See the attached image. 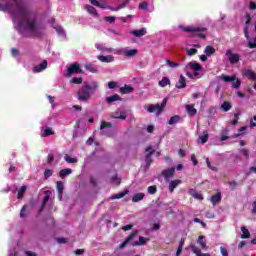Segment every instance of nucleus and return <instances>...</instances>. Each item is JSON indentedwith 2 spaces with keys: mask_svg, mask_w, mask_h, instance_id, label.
I'll return each mask as SVG.
<instances>
[{
  "mask_svg": "<svg viewBox=\"0 0 256 256\" xmlns=\"http://www.w3.org/2000/svg\"><path fill=\"white\" fill-rule=\"evenodd\" d=\"M0 11L10 13L14 23V29L23 37H41L45 26L37 21V14L29 10L21 0H8L3 5L0 3Z\"/></svg>",
  "mask_w": 256,
  "mask_h": 256,
  "instance_id": "obj_1",
  "label": "nucleus"
},
{
  "mask_svg": "<svg viewBox=\"0 0 256 256\" xmlns=\"http://www.w3.org/2000/svg\"><path fill=\"white\" fill-rule=\"evenodd\" d=\"M186 111L190 117L197 115V109H195V106L193 105H186Z\"/></svg>",
  "mask_w": 256,
  "mask_h": 256,
  "instance_id": "obj_29",
  "label": "nucleus"
},
{
  "mask_svg": "<svg viewBox=\"0 0 256 256\" xmlns=\"http://www.w3.org/2000/svg\"><path fill=\"white\" fill-rule=\"evenodd\" d=\"M133 229V224H128L122 227L123 231H131Z\"/></svg>",
  "mask_w": 256,
  "mask_h": 256,
  "instance_id": "obj_62",
  "label": "nucleus"
},
{
  "mask_svg": "<svg viewBox=\"0 0 256 256\" xmlns=\"http://www.w3.org/2000/svg\"><path fill=\"white\" fill-rule=\"evenodd\" d=\"M181 64L178 62H173L169 59L166 60V67H169L170 69H177Z\"/></svg>",
  "mask_w": 256,
  "mask_h": 256,
  "instance_id": "obj_36",
  "label": "nucleus"
},
{
  "mask_svg": "<svg viewBox=\"0 0 256 256\" xmlns=\"http://www.w3.org/2000/svg\"><path fill=\"white\" fill-rule=\"evenodd\" d=\"M175 175V168H169L162 171V176L165 181L169 182V179Z\"/></svg>",
  "mask_w": 256,
  "mask_h": 256,
  "instance_id": "obj_15",
  "label": "nucleus"
},
{
  "mask_svg": "<svg viewBox=\"0 0 256 256\" xmlns=\"http://www.w3.org/2000/svg\"><path fill=\"white\" fill-rule=\"evenodd\" d=\"M53 175V170H51V169H46L45 171H44V177H45V179H49V177H51Z\"/></svg>",
  "mask_w": 256,
  "mask_h": 256,
  "instance_id": "obj_54",
  "label": "nucleus"
},
{
  "mask_svg": "<svg viewBox=\"0 0 256 256\" xmlns=\"http://www.w3.org/2000/svg\"><path fill=\"white\" fill-rule=\"evenodd\" d=\"M56 189L58 192V198L61 201V199H63V191L65 189V184H63V182L58 181L56 184Z\"/></svg>",
  "mask_w": 256,
  "mask_h": 256,
  "instance_id": "obj_19",
  "label": "nucleus"
},
{
  "mask_svg": "<svg viewBox=\"0 0 256 256\" xmlns=\"http://www.w3.org/2000/svg\"><path fill=\"white\" fill-rule=\"evenodd\" d=\"M49 103L51 104L52 108L55 109V97L47 96Z\"/></svg>",
  "mask_w": 256,
  "mask_h": 256,
  "instance_id": "obj_58",
  "label": "nucleus"
},
{
  "mask_svg": "<svg viewBox=\"0 0 256 256\" xmlns=\"http://www.w3.org/2000/svg\"><path fill=\"white\" fill-rule=\"evenodd\" d=\"M47 69V60H44L42 63L33 67V73H41Z\"/></svg>",
  "mask_w": 256,
  "mask_h": 256,
  "instance_id": "obj_16",
  "label": "nucleus"
},
{
  "mask_svg": "<svg viewBox=\"0 0 256 256\" xmlns=\"http://www.w3.org/2000/svg\"><path fill=\"white\" fill-rule=\"evenodd\" d=\"M184 71L188 79H201L203 77V66L196 61L188 63Z\"/></svg>",
  "mask_w": 256,
  "mask_h": 256,
  "instance_id": "obj_3",
  "label": "nucleus"
},
{
  "mask_svg": "<svg viewBox=\"0 0 256 256\" xmlns=\"http://www.w3.org/2000/svg\"><path fill=\"white\" fill-rule=\"evenodd\" d=\"M129 193V191L125 190L123 192H120L118 194H114L111 197L108 198V201H113L115 199H123V197H125V195H127Z\"/></svg>",
  "mask_w": 256,
  "mask_h": 256,
  "instance_id": "obj_25",
  "label": "nucleus"
},
{
  "mask_svg": "<svg viewBox=\"0 0 256 256\" xmlns=\"http://www.w3.org/2000/svg\"><path fill=\"white\" fill-rule=\"evenodd\" d=\"M135 237H137L136 233H133L130 236H128V238L120 244V249H123V247H126L128 243H131V241H133Z\"/></svg>",
  "mask_w": 256,
  "mask_h": 256,
  "instance_id": "obj_28",
  "label": "nucleus"
},
{
  "mask_svg": "<svg viewBox=\"0 0 256 256\" xmlns=\"http://www.w3.org/2000/svg\"><path fill=\"white\" fill-rule=\"evenodd\" d=\"M25 191H27V186H22L18 191V199H23V195H25Z\"/></svg>",
  "mask_w": 256,
  "mask_h": 256,
  "instance_id": "obj_48",
  "label": "nucleus"
},
{
  "mask_svg": "<svg viewBox=\"0 0 256 256\" xmlns=\"http://www.w3.org/2000/svg\"><path fill=\"white\" fill-rule=\"evenodd\" d=\"M40 135L41 137H50V135H55V131L49 126L42 125L40 128Z\"/></svg>",
  "mask_w": 256,
  "mask_h": 256,
  "instance_id": "obj_10",
  "label": "nucleus"
},
{
  "mask_svg": "<svg viewBox=\"0 0 256 256\" xmlns=\"http://www.w3.org/2000/svg\"><path fill=\"white\" fill-rule=\"evenodd\" d=\"M181 183L182 182L179 179L170 181L169 186H168L170 193H173V191H175L176 187H179V185H181Z\"/></svg>",
  "mask_w": 256,
  "mask_h": 256,
  "instance_id": "obj_21",
  "label": "nucleus"
},
{
  "mask_svg": "<svg viewBox=\"0 0 256 256\" xmlns=\"http://www.w3.org/2000/svg\"><path fill=\"white\" fill-rule=\"evenodd\" d=\"M73 73H83V70H81V65L79 63H74L68 67L67 72L65 74L66 77H71Z\"/></svg>",
  "mask_w": 256,
  "mask_h": 256,
  "instance_id": "obj_9",
  "label": "nucleus"
},
{
  "mask_svg": "<svg viewBox=\"0 0 256 256\" xmlns=\"http://www.w3.org/2000/svg\"><path fill=\"white\" fill-rule=\"evenodd\" d=\"M199 141H201L202 144L207 143L209 141V133L207 130L203 132V135L199 136Z\"/></svg>",
  "mask_w": 256,
  "mask_h": 256,
  "instance_id": "obj_40",
  "label": "nucleus"
},
{
  "mask_svg": "<svg viewBox=\"0 0 256 256\" xmlns=\"http://www.w3.org/2000/svg\"><path fill=\"white\" fill-rule=\"evenodd\" d=\"M137 53H139V50L131 49L129 47L118 48L114 50V55H124V57H128V58L135 57Z\"/></svg>",
  "mask_w": 256,
  "mask_h": 256,
  "instance_id": "obj_7",
  "label": "nucleus"
},
{
  "mask_svg": "<svg viewBox=\"0 0 256 256\" xmlns=\"http://www.w3.org/2000/svg\"><path fill=\"white\" fill-rule=\"evenodd\" d=\"M64 161H66V163H77V158H72L66 154L64 156Z\"/></svg>",
  "mask_w": 256,
  "mask_h": 256,
  "instance_id": "obj_50",
  "label": "nucleus"
},
{
  "mask_svg": "<svg viewBox=\"0 0 256 256\" xmlns=\"http://www.w3.org/2000/svg\"><path fill=\"white\" fill-rule=\"evenodd\" d=\"M97 89H99V82L97 81L84 83L78 91V101L87 103V101L91 99V95H93Z\"/></svg>",
  "mask_w": 256,
  "mask_h": 256,
  "instance_id": "obj_2",
  "label": "nucleus"
},
{
  "mask_svg": "<svg viewBox=\"0 0 256 256\" xmlns=\"http://www.w3.org/2000/svg\"><path fill=\"white\" fill-rule=\"evenodd\" d=\"M112 183H114L115 185H121V178L117 177V175L113 176L111 178Z\"/></svg>",
  "mask_w": 256,
  "mask_h": 256,
  "instance_id": "obj_53",
  "label": "nucleus"
},
{
  "mask_svg": "<svg viewBox=\"0 0 256 256\" xmlns=\"http://www.w3.org/2000/svg\"><path fill=\"white\" fill-rule=\"evenodd\" d=\"M231 107H232V106H231V103L225 101V102H223L222 105L220 106V109H221L222 111H224V113H227V111H231Z\"/></svg>",
  "mask_w": 256,
  "mask_h": 256,
  "instance_id": "obj_37",
  "label": "nucleus"
},
{
  "mask_svg": "<svg viewBox=\"0 0 256 256\" xmlns=\"http://www.w3.org/2000/svg\"><path fill=\"white\" fill-rule=\"evenodd\" d=\"M85 9L93 17H99V13H97V9H95V7L87 5V6H85Z\"/></svg>",
  "mask_w": 256,
  "mask_h": 256,
  "instance_id": "obj_32",
  "label": "nucleus"
},
{
  "mask_svg": "<svg viewBox=\"0 0 256 256\" xmlns=\"http://www.w3.org/2000/svg\"><path fill=\"white\" fill-rule=\"evenodd\" d=\"M132 91H133V87L129 85H125L124 87L120 88V92L124 94L132 93Z\"/></svg>",
  "mask_w": 256,
  "mask_h": 256,
  "instance_id": "obj_45",
  "label": "nucleus"
},
{
  "mask_svg": "<svg viewBox=\"0 0 256 256\" xmlns=\"http://www.w3.org/2000/svg\"><path fill=\"white\" fill-rule=\"evenodd\" d=\"M115 101H121V97L118 94L106 97V103L108 104L115 103Z\"/></svg>",
  "mask_w": 256,
  "mask_h": 256,
  "instance_id": "obj_30",
  "label": "nucleus"
},
{
  "mask_svg": "<svg viewBox=\"0 0 256 256\" xmlns=\"http://www.w3.org/2000/svg\"><path fill=\"white\" fill-rule=\"evenodd\" d=\"M130 33H131V35H134V37H143V36L147 35V28L132 30Z\"/></svg>",
  "mask_w": 256,
  "mask_h": 256,
  "instance_id": "obj_20",
  "label": "nucleus"
},
{
  "mask_svg": "<svg viewBox=\"0 0 256 256\" xmlns=\"http://www.w3.org/2000/svg\"><path fill=\"white\" fill-rule=\"evenodd\" d=\"M144 197H145V194L137 193L133 196L132 201L133 203H139V201H143Z\"/></svg>",
  "mask_w": 256,
  "mask_h": 256,
  "instance_id": "obj_35",
  "label": "nucleus"
},
{
  "mask_svg": "<svg viewBox=\"0 0 256 256\" xmlns=\"http://www.w3.org/2000/svg\"><path fill=\"white\" fill-rule=\"evenodd\" d=\"M50 197H51V192H46V194L43 198V203L40 207L39 213H42V211L45 209V205H47V203H49Z\"/></svg>",
  "mask_w": 256,
  "mask_h": 256,
  "instance_id": "obj_26",
  "label": "nucleus"
},
{
  "mask_svg": "<svg viewBox=\"0 0 256 256\" xmlns=\"http://www.w3.org/2000/svg\"><path fill=\"white\" fill-rule=\"evenodd\" d=\"M102 135L106 137H113L115 135V128L110 122L103 121L100 125Z\"/></svg>",
  "mask_w": 256,
  "mask_h": 256,
  "instance_id": "obj_6",
  "label": "nucleus"
},
{
  "mask_svg": "<svg viewBox=\"0 0 256 256\" xmlns=\"http://www.w3.org/2000/svg\"><path fill=\"white\" fill-rule=\"evenodd\" d=\"M73 173V170L71 168L62 169L59 173L61 179H65L67 175H71Z\"/></svg>",
  "mask_w": 256,
  "mask_h": 256,
  "instance_id": "obj_33",
  "label": "nucleus"
},
{
  "mask_svg": "<svg viewBox=\"0 0 256 256\" xmlns=\"http://www.w3.org/2000/svg\"><path fill=\"white\" fill-rule=\"evenodd\" d=\"M8 255L9 256H17V251L15 249H9L8 251Z\"/></svg>",
  "mask_w": 256,
  "mask_h": 256,
  "instance_id": "obj_63",
  "label": "nucleus"
},
{
  "mask_svg": "<svg viewBox=\"0 0 256 256\" xmlns=\"http://www.w3.org/2000/svg\"><path fill=\"white\" fill-rule=\"evenodd\" d=\"M204 53L205 55H207V57H211V55H214L215 49L213 48V46H206L204 49Z\"/></svg>",
  "mask_w": 256,
  "mask_h": 256,
  "instance_id": "obj_39",
  "label": "nucleus"
},
{
  "mask_svg": "<svg viewBox=\"0 0 256 256\" xmlns=\"http://www.w3.org/2000/svg\"><path fill=\"white\" fill-rule=\"evenodd\" d=\"M241 231H242V234H241V239H249L250 237V233H249V230L246 229L245 227H242L241 228Z\"/></svg>",
  "mask_w": 256,
  "mask_h": 256,
  "instance_id": "obj_44",
  "label": "nucleus"
},
{
  "mask_svg": "<svg viewBox=\"0 0 256 256\" xmlns=\"http://www.w3.org/2000/svg\"><path fill=\"white\" fill-rule=\"evenodd\" d=\"M95 47L98 49V51H101V53H115V49L107 48L105 44L96 43Z\"/></svg>",
  "mask_w": 256,
  "mask_h": 256,
  "instance_id": "obj_14",
  "label": "nucleus"
},
{
  "mask_svg": "<svg viewBox=\"0 0 256 256\" xmlns=\"http://www.w3.org/2000/svg\"><path fill=\"white\" fill-rule=\"evenodd\" d=\"M112 117L114 119H121L122 121H125V119H127V112L118 109L112 114Z\"/></svg>",
  "mask_w": 256,
  "mask_h": 256,
  "instance_id": "obj_17",
  "label": "nucleus"
},
{
  "mask_svg": "<svg viewBox=\"0 0 256 256\" xmlns=\"http://www.w3.org/2000/svg\"><path fill=\"white\" fill-rule=\"evenodd\" d=\"M239 87H241V80H239V78H236V80L232 83V88L239 89Z\"/></svg>",
  "mask_w": 256,
  "mask_h": 256,
  "instance_id": "obj_52",
  "label": "nucleus"
},
{
  "mask_svg": "<svg viewBox=\"0 0 256 256\" xmlns=\"http://www.w3.org/2000/svg\"><path fill=\"white\" fill-rule=\"evenodd\" d=\"M245 131H247V127H246V126L241 127V128L239 129V133L236 134V135H234V137H239V135H243V133H245Z\"/></svg>",
  "mask_w": 256,
  "mask_h": 256,
  "instance_id": "obj_60",
  "label": "nucleus"
},
{
  "mask_svg": "<svg viewBox=\"0 0 256 256\" xmlns=\"http://www.w3.org/2000/svg\"><path fill=\"white\" fill-rule=\"evenodd\" d=\"M185 245V239H181V241L179 242L177 251H176V256H180L181 252L183 251V247Z\"/></svg>",
  "mask_w": 256,
  "mask_h": 256,
  "instance_id": "obj_43",
  "label": "nucleus"
},
{
  "mask_svg": "<svg viewBox=\"0 0 256 256\" xmlns=\"http://www.w3.org/2000/svg\"><path fill=\"white\" fill-rule=\"evenodd\" d=\"M198 243L201 249H207V242L205 241V236H199Z\"/></svg>",
  "mask_w": 256,
  "mask_h": 256,
  "instance_id": "obj_42",
  "label": "nucleus"
},
{
  "mask_svg": "<svg viewBox=\"0 0 256 256\" xmlns=\"http://www.w3.org/2000/svg\"><path fill=\"white\" fill-rule=\"evenodd\" d=\"M84 67L87 69V71H90V73H97V69L93 67V64L86 63Z\"/></svg>",
  "mask_w": 256,
  "mask_h": 256,
  "instance_id": "obj_46",
  "label": "nucleus"
},
{
  "mask_svg": "<svg viewBox=\"0 0 256 256\" xmlns=\"http://www.w3.org/2000/svg\"><path fill=\"white\" fill-rule=\"evenodd\" d=\"M225 56L227 57V59L231 65H237V63H239V61H241V55L239 53L233 52V50H231V49H228L226 51Z\"/></svg>",
  "mask_w": 256,
  "mask_h": 256,
  "instance_id": "obj_8",
  "label": "nucleus"
},
{
  "mask_svg": "<svg viewBox=\"0 0 256 256\" xmlns=\"http://www.w3.org/2000/svg\"><path fill=\"white\" fill-rule=\"evenodd\" d=\"M147 7H149V4L147 2H141L139 4V9H142L144 11L147 9Z\"/></svg>",
  "mask_w": 256,
  "mask_h": 256,
  "instance_id": "obj_59",
  "label": "nucleus"
},
{
  "mask_svg": "<svg viewBox=\"0 0 256 256\" xmlns=\"http://www.w3.org/2000/svg\"><path fill=\"white\" fill-rule=\"evenodd\" d=\"M181 121V116L179 115H175V116H172L169 121H168V124L169 125H177V123Z\"/></svg>",
  "mask_w": 256,
  "mask_h": 256,
  "instance_id": "obj_34",
  "label": "nucleus"
},
{
  "mask_svg": "<svg viewBox=\"0 0 256 256\" xmlns=\"http://www.w3.org/2000/svg\"><path fill=\"white\" fill-rule=\"evenodd\" d=\"M186 53H187V55L192 57V55H197V49H195V48H186Z\"/></svg>",
  "mask_w": 256,
  "mask_h": 256,
  "instance_id": "obj_51",
  "label": "nucleus"
},
{
  "mask_svg": "<svg viewBox=\"0 0 256 256\" xmlns=\"http://www.w3.org/2000/svg\"><path fill=\"white\" fill-rule=\"evenodd\" d=\"M105 21L108 23H115V16H107L105 17Z\"/></svg>",
  "mask_w": 256,
  "mask_h": 256,
  "instance_id": "obj_61",
  "label": "nucleus"
},
{
  "mask_svg": "<svg viewBox=\"0 0 256 256\" xmlns=\"http://www.w3.org/2000/svg\"><path fill=\"white\" fill-rule=\"evenodd\" d=\"M167 85H171V80L167 77H163L162 80L159 81L160 87H167Z\"/></svg>",
  "mask_w": 256,
  "mask_h": 256,
  "instance_id": "obj_41",
  "label": "nucleus"
},
{
  "mask_svg": "<svg viewBox=\"0 0 256 256\" xmlns=\"http://www.w3.org/2000/svg\"><path fill=\"white\" fill-rule=\"evenodd\" d=\"M187 83V79L185 78V76L180 75V78L178 80V82L176 83V87L177 89H185L186 84Z\"/></svg>",
  "mask_w": 256,
  "mask_h": 256,
  "instance_id": "obj_22",
  "label": "nucleus"
},
{
  "mask_svg": "<svg viewBox=\"0 0 256 256\" xmlns=\"http://www.w3.org/2000/svg\"><path fill=\"white\" fill-rule=\"evenodd\" d=\"M91 5H94L95 7H99L100 9H109V6L106 4V2H99L97 0H89Z\"/></svg>",
  "mask_w": 256,
  "mask_h": 256,
  "instance_id": "obj_23",
  "label": "nucleus"
},
{
  "mask_svg": "<svg viewBox=\"0 0 256 256\" xmlns=\"http://www.w3.org/2000/svg\"><path fill=\"white\" fill-rule=\"evenodd\" d=\"M243 77L248 78L250 81H256V73L251 69H244L242 71Z\"/></svg>",
  "mask_w": 256,
  "mask_h": 256,
  "instance_id": "obj_12",
  "label": "nucleus"
},
{
  "mask_svg": "<svg viewBox=\"0 0 256 256\" xmlns=\"http://www.w3.org/2000/svg\"><path fill=\"white\" fill-rule=\"evenodd\" d=\"M182 31L191 33L192 37H199V39H205V37H207V28L203 27L187 26L183 27Z\"/></svg>",
  "mask_w": 256,
  "mask_h": 256,
  "instance_id": "obj_4",
  "label": "nucleus"
},
{
  "mask_svg": "<svg viewBox=\"0 0 256 256\" xmlns=\"http://www.w3.org/2000/svg\"><path fill=\"white\" fill-rule=\"evenodd\" d=\"M206 164H207L208 169H211V171H217V167L211 165L209 158H206Z\"/></svg>",
  "mask_w": 256,
  "mask_h": 256,
  "instance_id": "obj_56",
  "label": "nucleus"
},
{
  "mask_svg": "<svg viewBox=\"0 0 256 256\" xmlns=\"http://www.w3.org/2000/svg\"><path fill=\"white\" fill-rule=\"evenodd\" d=\"M211 203L212 205H217L218 203H221V193L218 192L217 194L213 195L211 197Z\"/></svg>",
  "mask_w": 256,
  "mask_h": 256,
  "instance_id": "obj_31",
  "label": "nucleus"
},
{
  "mask_svg": "<svg viewBox=\"0 0 256 256\" xmlns=\"http://www.w3.org/2000/svg\"><path fill=\"white\" fill-rule=\"evenodd\" d=\"M148 241H149V238L139 236V240L131 242V246L132 247H139L141 245H145V243H148Z\"/></svg>",
  "mask_w": 256,
  "mask_h": 256,
  "instance_id": "obj_18",
  "label": "nucleus"
},
{
  "mask_svg": "<svg viewBox=\"0 0 256 256\" xmlns=\"http://www.w3.org/2000/svg\"><path fill=\"white\" fill-rule=\"evenodd\" d=\"M70 83H73L74 85H81V83H83V78H81V77H73L70 80Z\"/></svg>",
  "mask_w": 256,
  "mask_h": 256,
  "instance_id": "obj_47",
  "label": "nucleus"
},
{
  "mask_svg": "<svg viewBox=\"0 0 256 256\" xmlns=\"http://www.w3.org/2000/svg\"><path fill=\"white\" fill-rule=\"evenodd\" d=\"M52 27H54L56 33L59 35V37H63V39H65V37H67V34H65V29H63V27L59 26V25H55V19H52Z\"/></svg>",
  "mask_w": 256,
  "mask_h": 256,
  "instance_id": "obj_13",
  "label": "nucleus"
},
{
  "mask_svg": "<svg viewBox=\"0 0 256 256\" xmlns=\"http://www.w3.org/2000/svg\"><path fill=\"white\" fill-rule=\"evenodd\" d=\"M190 249H192V252L195 253L196 256L201 254V249L199 247L195 246V244H191Z\"/></svg>",
  "mask_w": 256,
  "mask_h": 256,
  "instance_id": "obj_49",
  "label": "nucleus"
},
{
  "mask_svg": "<svg viewBox=\"0 0 256 256\" xmlns=\"http://www.w3.org/2000/svg\"><path fill=\"white\" fill-rule=\"evenodd\" d=\"M220 253L222 256H229V252L227 251V248L223 246L220 247Z\"/></svg>",
  "mask_w": 256,
  "mask_h": 256,
  "instance_id": "obj_57",
  "label": "nucleus"
},
{
  "mask_svg": "<svg viewBox=\"0 0 256 256\" xmlns=\"http://www.w3.org/2000/svg\"><path fill=\"white\" fill-rule=\"evenodd\" d=\"M26 256H37V254L33 251H25Z\"/></svg>",
  "mask_w": 256,
  "mask_h": 256,
  "instance_id": "obj_64",
  "label": "nucleus"
},
{
  "mask_svg": "<svg viewBox=\"0 0 256 256\" xmlns=\"http://www.w3.org/2000/svg\"><path fill=\"white\" fill-rule=\"evenodd\" d=\"M220 79L222 81H224L225 83H231V82L236 80V77L235 76L222 75V76H220Z\"/></svg>",
  "mask_w": 256,
  "mask_h": 256,
  "instance_id": "obj_38",
  "label": "nucleus"
},
{
  "mask_svg": "<svg viewBox=\"0 0 256 256\" xmlns=\"http://www.w3.org/2000/svg\"><path fill=\"white\" fill-rule=\"evenodd\" d=\"M148 193L150 195H155V193H157V186H150V187H148Z\"/></svg>",
  "mask_w": 256,
  "mask_h": 256,
  "instance_id": "obj_55",
  "label": "nucleus"
},
{
  "mask_svg": "<svg viewBox=\"0 0 256 256\" xmlns=\"http://www.w3.org/2000/svg\"><path fill=\"white\" fill-rule=\"evenodd\" d=\"M145 151L146 153H148L145 158V163H146V167L149 168L151 167V163H153V160L151 159V155L155 153V150L151 146H149L145 149Z\"/></svg>",
  "mask_w": 256,
  "mask_h": 256,
  "instance_id": "obj_11",
  "label": "nucleus"
},
{
  "mask_svg": "<svg viewBox=\"0 0 256 256\" xmlns=\"http://www.w3.org/2000/svg\"><path fill=\"white\" fill-rule=\"evenodd\" d=\"M166 105H167V98H164L161 104L148 105V106H145V109L146 111H148V113H156L157 117H159L163 109H165Z\"/></svg>",
  "mask_w": 256,
  "mask_h": 256,
  "instance_id": "obj_5",
  "label": "nucleus"
},
{
  "mask_svg": "<svg viewBox=\"0 0 256 256\" xmlns=\"http://www.w3.org/2000/svg\"><path fill=\"white\" fill-rule=\"evenodd\" d=\"M97 59L99 61H101L102 63H113L115 58L111 55H108V56L100 55V56L97 57Z\"/></svg>",
  "mask_w": 256,
  "mask_h": 256,
  "instance_id": "obj_24",
  "label": "nucleus"
},
{
  "mask_svg": "<svg viewBox=\"0 0 256 256\" xmlns=\"http://www.w3.org/2000/svg\"><path fill=\"white\" fill-rule=\"evenodd\" d=\"M189 195H191V197H193L194 199H198V201H202L203 199V195H201V193L197 192V190L195 189H190Z\"/></svg>",
  "mask_w": 256,
  "mask_h": 256,
  "instance_id": "obj_27",
  "label": "nucleus"
}]
</instances>
